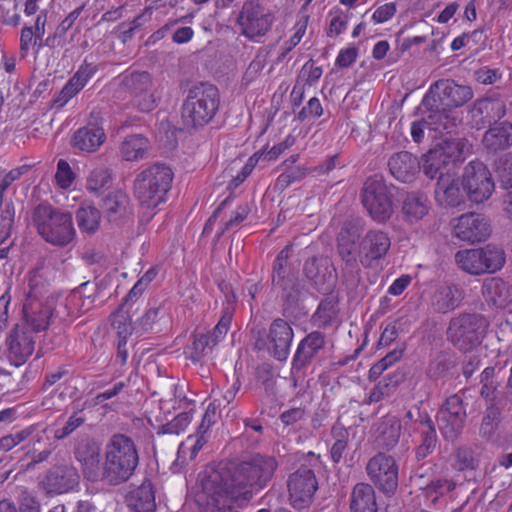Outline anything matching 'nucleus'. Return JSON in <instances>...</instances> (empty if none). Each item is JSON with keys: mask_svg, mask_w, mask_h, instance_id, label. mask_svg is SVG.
Masks as SVG:
<instances>
[{"mask_svg": "<svg viewBox=\"0 0 512 512\" xmlns=\"http://www.w3.org/2000/svg\"><path fill=\"white\" fill-rule=\"evenodd\" d=\"M360 219H346L336 237L337 255L341 260L344 283L354 286L360 280V265L366 269L376 267L391 247L387 232L370 229L363 237Z\"/></svg>", "mask_w": 512, "mask_h": 512, "instance_id": "nucleus-1", "label": "nucleus"}, {"mask_svg": "<svg viewBox=\"0 0 512 512\" xmlns=\"http://www.w3.org/2000/svg\"><path fill=\"white\" fill-rule=\"evenodd\" d=\"M139 463L133 439L122 433L113 434L105 445L101 481L119 485L129 480Z\"/></svg>", "mask_w": 512, "mask_h": 512, "instance_id": "nucleus-2", "label": "nucleus"}, {"mask_svg": "<svg viewBox=\"0 0 512 512\" xmlns=\"http://www.w3.org/2000/svg\"><path fill=\"white\" fill-rule=\"evenodd\" d=\"M32 224L47 243L68 246L75 238L72 214L49 203H40L32 211Z\"/></svg>", "mask_w": 512, "mask_h": 512, "instance_id": "nucleus-3", "label": "nucleus"}, {"mask_svg": "<svg viewBox=\"0 0 512 512\" xmlns=\"http://www.w3.org/2000/svg\"><path fill=\"white\" fill-rule=\"evenodd\" d=\"M220 105L218 88L208 82L193 85L182 106V119L187 127L207 125L216 115Z\"/></svg>", "mask_w": 512, "mask_h": 512, "instance_id": "nucleus-4", "label": "nucleus"}, {"mask_svg": "<svg viewBox=\"0 0 512 512\" xmlns=\"http://www.w3.org/2000/svg\"><path fill=\"white\" fill-rule=\"evenodd\" d=\"M277 461L274 457L255 455L249 461H242L232 465L234 481L239 488L241 500H250L254 492L265 488L271 481Z\"/></svg>", "mask_w": 512, "mask_h": 512, "instance_id": "nucleus-5", "label": "nucleus"}, {"mask_svg": "<svg viewBox=\"0 0 512 512\" xmlns=\"http://www.w3.org/2000/svg\"><path fill=\"white\" fill-rule=\"evenodd\" d=\"M172 181L171 168L163 163H154L137 174L133 184L134 195L141 206L156 208L166 200Z\"/></svg>", "mask_w": 512, "mask_h": 512, "instance_id": "nucleus-6", "label": "nucleus"}, {"mask_svg": "<svg viewBox=\"0 0 512 512\" xmlns=\"http://www.w3.org/2000/svg\"><path fill=\"white\" fill-rule=\"evenodd\" d=\"M203 493L218 510L230 507L233 501L241 500L239 488L234 481L232 466L207 467L201 479Z\"/></svg>", "mask_w": 512, "mask_h": 512, "instance_id": "nucleus-7", "label": "nucleus"}, {"mask_svg": "<svg viewBox=\"0 0 512 512\" xmlns=\"http://www.w3.org/2000/svg\"><path fill=\"white\" fill-rule=\"evenodd\" d=\"M392 184H387L381 174L366 179L361 189V202L369 216L378 224H384L394 214Z\"/></svg>", "mask_w": 512, "mask_h": 512, "instance_id": "nucleus-8", "label": "nucleus"}, {"mask_svg": "<svg viewBox=\"0 0 512 512\" xmlns=\"http://www.w3.org/2000/svg\"><path fill=\"white\" fill-rule=\"evenodd\" d=\"M473 96L470 86L459 85L452 79H440L430 86L421 105L424 109L451 110L463 106Z\"/></svg>", "mask_w": 512, "mask_h": 512, "instance_id": "nucleus-9", "label": "nucleus"}, {"mask_svg": "<svg viewBox=\"0 0 512 512\" xmlns=\"http://www.w3.org/2000/svg\"><path fill=\"white\" fill-rule=\"evenodd\" d=\"M484 327L482 315L460 313L449 321L447 339L458 350L468 352L480 344Z\"/></svg>", "mask_w": 512, "mask_h": 512, "instance_id": "nucleus-10", "label": "nucleus"}, {"mask_svg": "<svg viewBox=\"0 0 512 512\" xmlns=\"http://www.w3.org/2000/svg\"><path fill=\"white\" fill-rule=\"evenodd\" d=\"M457 265L472 275L495 273L505 264V253L501 248L487 245L483 248L458 251L455 254Z\"/></svg>", "mask_w": 512, "mask_h": 512, "instance_id": "nucleus-11", "label": "nucleus"}, {"mask_svg": "<svg viewBox=\"0 0 512 512\" xmlns=\"http://www.w3.org/2000/svg\"><path fill=\"white\" fill-rule=\"evenodd\" d=\"M366 472L371 485L379 492L386 497L395 495L399 485V466L393 456L378 452L367 462Z\"/></svg>", "mask_w": 512, "mask_h": 512, "instance_id": "nucleus-12", "label": "nucleus"}, {"mask_svg": "<svg viewBox=\"0 0 512 512\" xmlns=\"http://www.w3.org/2000/svg\"><path fill=\"white\" fill-rule=\"evenodd\" d=\"M461 186L468 199L477 204L487 201L495 188L491 172L483 162L478 160L471 161L465 166Z\"/></svg>", "mask_w": 512, "mask_h": 512, "instance_id": "nucleus-13", "label": "nucleus"}, {"mask_svg": "<svg viewBox=\"0 0 512 512\" xmlns=\"http://www.w3.org/2000/svg\"><path fill=\"white\" fill-rule=\"evenodd\" d=\"M467 419L466 407L458 394L445 399L438 411L439 430L447 441L456 440L463 432Z\"/></svg>", "mask_w": 512, "mask_h": 512, "instance_id": "nucleus-14", "label": "nucleus"}, {"mask_svg": "<svg viewBox=\"0 0 512 512\" xmlns=\"http://www.w3.org/2000/svg\"><path fill=\"white\" fill-rule=\"evenodd\" d=\"M289 501L297 510L308 507L318 489V482L312 469L301 466L291 473L287 480Z\"/></svg>", "mask_w": 512, "mask_h": 512, "instance_id": "nucleus-15", "label": "nucleus"}, {"mask_svg": "<svg viewBox=\"0 0 512 512\" xmlns=\"http://www.w3.org/2000/svg\"><path fill=\"white\" fill-rule=\"evenodd\" d=\"M102 113L93 109L88 117L85 126L77 129L71 136L70 145L80 152H96L106 141V134L103 128Z\"/></svg>", "mask_w": 512, "mask_h": 512, "instance_id": "nucleus-16", "label": "nucleus"}, {"mask_svg": "<svg viewBox=\"0 0 512 512\" xmlns=\"http://www.w3.org/2000/svg\"><path fill=\"white\" fill-rule=\"evenodd\" d=\"M302 272L310 285L320 293L331 290L337 280L336 268L332 260L325 255H314L307 258Z\"/></svg>", "mask_w": 512, "mask_h": 512, "instance_id": "nucleus-17", "label": "nucleus"}, {"mask_svg": "<svg viewBox=\"0 0 512 512\" xmlns=\"http://www.w3.org/2000/svg\"><path fill=\"white\" fill-rule=\"evenodd\" d=\"M272 23L273 15L263 7L260 0L244 2L238 17L243 35L250 39L263 36L270 30Z\"/></svg>", "mask_w": 512, "mask_h": 512, "instance_id": "nucleus-18", "label": "nucleus"}, {"mask_svg": "<svg viewBox=\"0 0 512 512\" xmlns=\"http://www.w3.org/2000/svg\"><path fill=\"white\" fill-rule=\"evenodd\" d=\"M6 356L11 364L19 367L33 355L36 347V335L26 325L17 324L8 333Z\"/></svg>", "mask_w": 512, "mask_h": 512, "instance_id": "nucleus-19", "label": "nucleus"}, {"mask_svg": "<svg viewBox=\"0 0 512 512\" xmlns=\"http://www.w3.org/2000/svg\"><path fill=\"white\" fill-rule=\"evenodd\" d=\"M121 86L133 97L134 105L140 111L149 112L155 107V99L150 93L152 79L148 72L134 71L125 75Z\"/></svg>", "mask_w": 512, "mask_h": 512, "instance_id": "nucleus-20", "label": "nucleus"}, {"mask_svg": "<svg viewBox=\"0 0 512 512\" xmlns=\"http://www.w3.org/2000/svg\"><path fill=\"white\" fill-rule=\"evenodd\" d=\"M80 480L76 468L66 464H56L47 470L39 482L40 488L46 494H63L78 486Z\"/></svg>", "mask_w": 512, "mask_h": 512, "instance_id": "nucleus-21", "label": "nucleus"}, {"mask_svg": "<svg viewBox=\"0 0 512 512\" xmlns=\"http://www.w3.org/2000/svg\"><path fill=\"white\" fill-rule=\"evenodd\" d=\"M471 113L478 129L499 124V120L507 113L503 92H493L485 98L476 100Z\"/></svg>", "mask_w": 512, "mask_h": 512, "instance_id": "nucleus-22", "label": "nucleus"}, {"mask_svg": "<svg viewBox=\"0 0 512 512\" xmlns=\"http://www.w3.org/2000/svg\"><path fill=\"white\" fill-rule=\"evenodd\" d=\"M74 456L81 465L85 479L96 482L102 479L100 467L101 448L92 438H82L74 448Z\"/></svg>", "mask_w": 512, "mask_h": 512, "instance_id": "nucleus-23", "label": "nucleus"}, {"mask_svg": "<svg viewBox=\"0 0 512 512\" xmlns=\"http://www.w3.org/2000/svg\"><path fill=\"white\" fill-rule=\"evenodd\" d=\"M326 339L324 333L312 331L298 344L292 359L291 374L295 377L307 368L317 355L325 348Z\"/></svg>", "mask_w": 512, "mask_h": 512, "instance_id": "nucleus-24", "label": "nucleus"}, {"mask_svg": "<svg viewBox=\"0 0 512 512\" xmlns=\"http://www.w3.org/2000/svg\"><path fill=\"white\" fill-rule=\"evenodd\" d=\"M457 238L469 243L485 241L490 235L489 220L482 214L467 213L458 218L454 227Z\"/></svg>", "mask_w": 512, "mask_h": 512, "instance_id": "nucleus-25", "label": "nucleus"}, {"mask_svg": "<svg viewBox=\"0 0 512 512\" xmlns=\"http://www.w3.org/2000/svg\"><path fill=\"white\" fill-rule=\"evenodd\" d=\"M294 337L293 329L282 318L275 319L267 334L268 351L279 361H285L290 352V346Z\"/></svg>", "mask_w": 512, "mask_h": 512, "instance_id": "nucleus-26", "label": "nucleus"}, {"mask_svg": "<svg viewBox=\"0 0 512 512\" xmlns=\"http://www.w3.org/2000/svg\"><path fill=\"white\" fill-rule=\"evenodd\" d=\"M387 165L391 175L403 183L412 182L421 169L418 158L408 151L394 153Z\"/></svg>", "mask_w": 512, "mask_h": 512, "instance_id": "nucleus-27", "label": "nucleus"}, {"mask_svg": "<svg viewBox=\"0 0 512 512\" xmlns=\"http://www.w3.org/2000/svg\"><path fill=\"white\" fill-rule=\"evenodd\" d=\"M464 290L456 284L444 283L436 287L430 297V304L437 313H448L458 308L464 299Z\"/></svg>", "mask_w": 512, "mask_h": 512, "instance_id": "nucleus-28", "label": "nucleus"}, {"mask_svg": "<svg viewBox=\"0 0 512 512\" xmlns=\"http://www.w3.org/2000/svg\"><path fill=\"white\" fill-rule=\"evenodd\" d=\"M459 179L455 177V174L448 177L445 181L436 182L435 186V199L440 206L443 207H460L465 204V198L467 197L464 188L460 187Z\"/></svg>", "mask_w": 512, "mask_h": 512, "instance_id": "nucleus-29", "label": "nucleus"}, {"mask_svg": "<svg viewBox=\"0 0 512 512\" xmlns=\"http://www.w3.org/2000/svg\"><path fill=\"white\" fill-rule=\"evenodd\" d=\"M482 144L490 153H497L512 145V123L508 121L489 127L485 132Z\"/></svg>", "mask_w": 512, "mask_h": 512, "instance_id": "nucleus-30", "label": "nucleus"}, {"mask_svg": "<svg viewBox=\"0 0 512 512\" xmlns=\"http://www.w3.org/2000/svg\"><path fill=\"white\" fill-rule=\"evenodd\" d=\"M350 512H378L376 492L369 483H357L351 491Z\"/></svg>", "mask_w": 512, "mask_h": 512, "instance_id": "nucleus-31", "label": "nucleus"}, {"mask_svg": "<svg viewBox=\"0 0 512 512\" xmlns=\"http://www.w3.org/2000/svg\"><path fill=\"white\" fill-rule=\"evenodd\" d=\"M101 208L109 222H118L131 214L129 197L121 190L109 192L102 199Z\"/></svg>", "mask_w": 512, "mask_h": 512, "instance_id": "nucleus-32", "label": "nucleus"}, {"mask_svg": "<svg viewBox=\"0 0 512 512\" xmlns=\"http://www.w3.org/2000/svg\"><path fill=\"white\" fill-rule=\"evenodd\" d=\"M423 173L431 180L445 181L448 177L455 174L454 167L446 162L441 154L434 149H430L423 157L422 164Z\"/></svg>", "mask_w": 512, "mask_h": 512, "instance_id": "nucleus-33", "label": "nucleus"}, {"mask_svg": "<svg viewBox=\"0 0 512 512\" xmlns=\"http://www.w3.org/2000/svg\"><path fill=\"white\" fill-rule=\"evenodd\" d=\"M482 294L487 302L504 308L512 302V288L501 278L487 279L482 286Z\"/></svg>", "mask_w": 512, "mask_h": 512, "instance_id": "nucleus-34", "label": "nucleus"}, {"mask_svg": "<svg viewBox=\"0 0 512 512\" xmlns=\"http://www.w3.org/2000/svg\"><path fill=\"white\" fill-rule=\"evenodd\" d=\"M23 312L25 322L21 325H26L35 335L47 329L52 319L51 311L45 302L35 301L29 306L25 305Z\"/></svg>", "mask_w": 512, "mask_h": 512, "instance_id": "nucleus-35", "label": "nucleus"}, {"mask_svg": "<svg viewBox=\"0 0 512 512\" xmlns=\"http://www.w3.org/2000/svg\"><path fill=\"white\" fill-rule=\"evenodd\" d=\"M441 157L454 168L458 162L465 158V152L469 149L468 140L463 137H447L439 142L434 148Z\"/></svg>", "mask_w": 512, "mask_h": 512, "instance_id": "nucleus-36", "label": "nucleus"}, {"mask_svg": "<svg viewBox=\"0 0 512 512\" xmlns=\"http://www.w3.org/2000/svg\"><path fill=\"white\" fill-rule=\"evenodd\" d=\"M128 505L133 512H155V492L150 480H144L138 488L130 493Z\"/></svg>", "mask_w": 512, "mask_h": 512, "instance_id": "nucleus-37", "label": "nucleus"}, {"mask_svg": "<svg viewBox=\"0 0 512 512\" xmlns=\"http://www.w3.org/2000/svg\"><path fill=\"white\" fill-rule=\"evenodd\" d=\"M402 424L395 416H386L378 426L377 444L390 450L399 442L401 436Z\"/></svg>", "mask_w": 512, "mask_h": 512, "instance_id": "nucleus-38", "label": "nucleus"}, {"mask_svg": "<svg viewBox=\"0 0 512 512\" xmlns=\"http://www.w3.org/2000/svg\"><path fill=\"white\" fill-rule=\"evenodd\" d=\"M428 210V199L423 194L411 192L403 200V217L409 223L421 220L428 213Z\"/></svg>", "mask_w": 512, "mask_h": 512, "instance_id": "nucleus-39", "label": "nucleus"}, {"mask_svg": "<svg viewBox=\"0 0 512 512\" xmlns=\"http://www.w3.org/2000/svg\"><path fill=\"white\" fill-rule=\"evenodd\" d=\"M150 149L149 140L142 134L128 135L121 144L120 153L126 161L143 159Z\"/></svg>", "mask_w": 512, "mask_h": 512, "instance_id": "nucleus-40", "label": "nucleus"}, {"mask_svg": "<svg viewBox=\"0 0 512 512\" xmlns=\"http://www.w3.org/2000/svg\"><path fill=\"white\" fill-rule=\"evenodd\" d=\"M88 288L89 282H84L79 287L73 289L68 295L69 308L72 310L75 319L91 310L94 306L93 294H86Z\"/></svg>", "mask_w": 512, "mask_h": 512, "instance_id": "nucleus-41", "label": "nucleus"}, {"mask_svg": "<svg viewBox=\"0 0 512 512\" xmlns=\"http://www.w3.org/2000/svg\"><path fill=\"white\" fill-rule=\"evenodd\" d=\"M31 449L27 455L31 454V460L26 464V470L33 469L37 464L46 461L55 447L49 441V438L43 434H36L30 439Z\"/></svg>", "mask_w": 512, "mask_h": 512, "instance_id": "nucleus-42", "label": "nucleus"}, {"mask_svg": "<svg viewBox=\"0 0 512 512\" xmlns=\"http://www.w3.org/2000/svg\"><path fill=\"white\" fill-rule=\"evenodd\" d=\"M404 429L409 435L421 434L428 429L434 428L435 424L430 415L421 411L418 407L408 410L404 415Z\"/></svg>", "mask_w": 512, "mask_h": 512, "instance_id": "nucleus-43", "label": "nucleus"}, {"mask_svg": "<svg viewBox=\"0 0 512 512\" xmlns=\"http://www.w3.org/2000/svg\"><path fill=\"white\" fill-rule=\"evenodd\" d=\"M502 401H491L487 407L480 425V435L486 440L494 437L501 422Z\"/></svg>", "mask_w": 512, "mask_h": 512, "instance_id": "nucleus-44", "label": "nucleus"}, {"mask_svg": "<svg viewBox=\"0 0 512 512\" xmlns=\"http://www.w3.org/2000/svg\"><path fill=\"white\" fill-rule=\"evenodd\" d=\"M291 246H285L276 256L273 267H272V285L283 286V283H287L288 280L295 278L291 273V269L288 263L290 256Z\"/></svg>", "mask_w": 512, "mask_h": 512, "instance_id": "nucleus-45", "label": "nucleus"}, {"mask_svg": "<svg viewBox=\"0 0 512 512\" xmlns=\"http://www.w3.org/2000/svg\"><path fill=\"white\" fill-rule=\"evenodd\" d=\"M338 313V301L334 297H326L319 303L312 319L319 327H327L334 322Z\"/></svg>", "mask_w": 512, "mask_h": 512, "instance_id": "nucleus-46", "label": "nucleus"}, {"mask_svg": "<svg viewBox=\"0 0 512 512\" xmlns=\"http://www.w3.org/2000/svg\"><path fill=\"white\" fill-rule=\"evenodd\" d=\"M421 110L423 113H428L426 116V122L429 124L430 128L438 131L439 133L450 134L455 127V120L450 118L449 112L450 110H441L439 109H424L421 106Z\"/></svg>", "mask_w": 512, "mask_h": 512, "instance_id": "nucleus-47", "label": "nucleus"}, {"mask_svg": "<svg viewBox=\"0 0 512 512\" xmlns=\"http://www.w3.org/2000/svg\"><path fill=\"white\" fill-rule=\"evenodd\" d=\"M100 211L93 206L81 207L76 212V220L83 232L94 233L100 224Z\"/></svg>", "mask_w": 512, "mask_h": 512, "instance_id": "nucleus-48", "label": "nucleus"}, {"mask_svg": "<svg viewBox=\"0 0 512 512\" xmlns=\"http://www.w3.org/2000/svg\"><path fill=\"white\" fill-rule=\"evenodd\" d=\"M480 396L487 403H491V401H497L494 396L495 392L499 387V383L495 380V367L488 366L486 367L482 373L480 374Z\"/></svg>", "mask_w": 512, "mask_h": 512, "instance_id": "nucleus-49", "label": "nucleus"}, {"mask_svg": "<svg viewBox=\"0 0 512 512\" xmlns=\"http://www.w3.org/2000/svg\"><path fill=\"white\" fill-rule=\"evenodd\" d=\"M47 307L51 311L52 318L59 319L61 322L74 320L72 310L69 308L68 296L64 299L50 296L45 301Z\"/></svg>", "mask_w": 512, "mask_h": 512, "instance_id": "nucleus-50", "label": "nucleus"}, {"mask_svg": "<svg viewBox=\"0 0 512 512\" xmlns=\"http://www.w3.org/2000/svg\"><path fill=\"white\" fill-rule=\"evenodd\" d=\"M111 325L117 332L118 342H127L134 331V325L129 321V315L118 309L111 314Z\"/></svg>", "mask_w": 512, "mask_h": 512, "instance_id": "nucleus-51", "label": "nucleus"}, {"mask_svg": "<svg viewBox=\"0 0 512 512\" xmlns=\"http://www.w3.org/2000/svg\"><path fill=\"white\" fill-rule=\"evenodd\" d=\"M421 441L419 445L415 448V457L417 461H422L430 454H432L436 448L437 444V433L436 428L428 429L420 434Z\"/></svg>", "mask_w": 512, "mask_h": 512, "instance_id": "nucleus-52", "label": "nucleus"}, {"mask_svg": "<svg viewBox=\"0 0 512 512\" xmlns=\"http://www.w3.org/2000/svg\"><path fill=\"white\" fill-rule=\"evenodd\" d=\"M111 181V170L107 167H97L88 176L86 188L91 192H97L110 185Z\"/></svg>", "mask_w": 512, "mask_h": 512, "instance_id": "nucleus-53", "label": "nucleus"}, {"mask_svg": "<svg viewBox=\"0 0 512 512\" xmlns=\"http://www.w3.org/2000/svg\"><path fill=\"white\" fill-rule=\"evenodd\" d=\"M282 291V299L289 305L296 304L304 289V285L295 277L283 283V286H276Z\"/></svg>", "mask_w": 512, "mask_h": 512, "instance_id": "nucleus-54", "label": "nucleus"}, {"mask_svg": "<svg viewBox=\"0 0 512 512\" xmlns=\"http://www.w3.org/2000/svg\"><path fill=\"white\" fill-rule=\"evenodd\" d=\"M332 433L337 439L330 449V455L334 463H339L347 448L349 434L346 429L336 427H333Z\"/></svg>", "mask_w": 512, "mask_h": 512, "instance_id": "nucleus-55", "label": "nucleus"}, {"mask_svg": "<svg viewBox=\"0 0 512 512\" xmlns=\"http://www.w3.org/2000/svg\"><path fill=\"white\" fill-rule=\"evenodd\" d=\"M453 362L444 354L437 355L429 364L427 374L432 379L443 377L451 368Z\"/></svg>", "mask_w": 512, "mask_h": 512, "instance_id": "nucleus-56", "label": "nucleus"}, {"mask_svg": "<svg viewBox=\"0 0 512 512\" xmlns=\"http://www.w3.org/2000/svg\"><path fill=\"white\" fill-rule=\"evenodd\" d=\"M191 421L190 414L182 412L172 421L159 427L158 434H179L184 431Z\"/></svg>", "mask_w": 512, "mask_h": 512, "instance_id": "nucleus-57", "label": "nucleus"}, {"mask_svg": "<svg viewBox=\"0 0 512 512\" xmlns=\"http://www.w3.org/2000/svg\"><path fill=\"white\" fill-rule=\"evenodd\" d=\"M158 313V308L148 309L144 315L134 323V332L138 336H141L147 332L152 331L153 326L156 323V319L158 318Z\"/></svg>", "mask_w": 512, "mask_h": 512, "instance_id": "nucleus-58", "label": "nucleus"}, {"mask_svg": "<svg viewBox=\"0 0 512 512\" xmlns=\"http://www.w3.org/2000/svg\"><path fill=\"white\" fill-rule=\"evenodd\" d=\"M92 74L93 69L88 66H81L65 86H67L70 91L76 95L86 85Z\"/></svg>", "mask_w": 512, "mask_h": 512, "instance_id": "nucleus-59", "label": "nucleus"}, {"mask_svg": "<svg viewBox=\"0 0 512 512\" xmlns=\"http://www.w3.org/2000/svg\"><path fill=\"white\" fill-rule=\"evenodd\" d=\"M84 423L85 418L78 416V414L75 412L73 415L69 417V419L67 420L63 427L55 430L54 438L57 440L65 439Z\"/></svg>", "mask_w": 512, "mask_h": 512, "instance_id": "nucleus-60", "label": "nucleus"}, {"mask_svg": "<svg viewBox=\"0 0 512 512\" xmlns=\"http://www.w3.org/2000/svg\"><path fill=\"white\" fill-rule=\"evenodd\" d=\"M55 178L61 188H68L72 184L74 173L67 161L63 159L58 161Z\"/></svg>", "mask_w": 512, "mask_h": 512, "instance_id": "nucleus-61", "label": "nucleus"}, {"mask_svg": "<svg viewBox=\"0 0 512 512\" xmlns=\"http://www.w3.org/2000/svg\"><path fill=\"white\" fill-rule=\"evenodd\" d=\"M454 489L455 483L448 479L430 480L425 486V491L428 496H431L433 493L442 496Z\"/></svg>", "mask_w": 512, "mask_h": 512, "instance_id": "nucleus-62", "label": "nucleus"}, {"mask_svg": "<svg viewBox=\"0 0 512 512\" xmlns=\"http://www.w3.org/2000/svg\"><path fill=\"white\" fill-rule=\"evenodd\" d=\"M232 320V315L230 313H225L218 324L214 327L212 332L208 334V337L211 341V346H215L221 338H223L228 332L229 325Z\"/></svg>", "mask_w": 512, "mask_h": 512, "instance_id": "nucleus-63", "label": "nucleus"}, {"mask_svg": "<svg viewBox=\"0 0 512 512\" xmlns=\"http://www.w3.org/2000/svg\"><path fill=\"white\" fill-rule=\"evenodd\" d=\"M501 184L508 191L503 196V210L512 219V178L506 172H502Z\"/></svg>", "mask_w": 512, "mask_h": 512, "instance_id": "nucleus-64", "label": "nucleus"}]
</instances>
